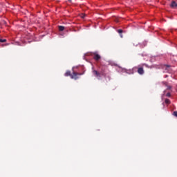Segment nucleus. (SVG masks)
<instances>
[{
    "label": "nucleus",
    "instance_id": "obj_1",
    "mask_svg": "<svg viewBox=\"0 0 177 177\" xmlns=\"http://www.w3.org/2000/svg\"><path fill=\"white\" fill-rule=\"evenodd\" d=\"M93 73L94 74L95 77H97V78H100V77H106V73L102 71L100 73H99L97 71H93Z\"/></svg>",
    "mask_w": 177,
    "mask_h": 177
},
{
    "label": "nucleus",
    "instance_id": "obj_2",
    "mask_svg": "<svg viewBox=\"0 0 177 177\" xmlns=\"http://www.w3.org/2000/svg\"><path fill=\"white\" fill-rule=\"evenodd\" d=\"M82 74L84 73H78L73 72V75H71V77L73 80H78V75H82Z\"/></svg>",
    "mask_w": 177,
    "mask_h": 177
},
{
    "label": "nucleus",
    "instance_id": "obj_3",
    "mask_svg": "<svg viewBox=\"0 0 177 177\" xmlns=\"http://www.w3.org/2000/svg\"><path fill=\"white\" fill-rule=\"evenodd\" d=\"M137 73H138L140 75H143V74H145V70H143V67L138 68Z\"/></svg>",
    "mask_w": 177,
    "mask_h": 177
},
{
    "label": "nucleus",
    "instance_id": "obj_4",
    "mask_svg": "<svg viewBox=\"0 0 177 177\" xmlns=\"http://www.w3.org/2000/svg\"><path fill=\"white\" fill-rule=\"evenodd\" d=\"M102 57L99 55V54H94L93 59H95L96 62H98V60H100Z\"/></svg>",
    "mask_w": 177,
    "mask_h": 177
},
{
    "label": "nucleus",
    "instance_id": "obj_5",
    "mask_svg": "<svg viewBox=\"0 0 177 177\" xmlns=\"http://www.w3.org/2000/svg\"><path fill=\"white\" fill-rule=\"evenodd\" d=\"M170 7L173 9H175V8H177V3L175 1H171V3L170 4Z\"/></svg>",
    "mask_w": 177,
    "mask_h": 177
},
{
    "label": "nucleus",
    "instance_id": "obj_6",
    "mask_svg": "<svg viewBox=\"0 0 177 177\" xmlns=\"http://www.w3.org/2000/svg\"><path fill=\"white\" fill-rule=\"evenodd\" d=\"M71 77V72L70 71H68L65 73V77Z\"/></svg>",
    "mask_w": 177,
    "mask_h": 177
},
{
    "label": "nucleus",
    "instance_id": "obj_7",
    "mask_svg": "<svg viewBox=\"0 0 177 177\" xmlns=\"http://www.w3.org/2000/svg\"><path fill=\"white\" fill-rule=\"evenodd\" d=\"M58 28L59 31H64V26H58Z\"/></svg>",
    "mask_w": 177,
    "mask_h": 177
},
{
    "label": "nucleus",
    "instance_id": "obj_8",
    "mask_svg": "<svg viewBox=\"0 0 177 177\" xmlns=\"http://www.w3.org/2000/svg\"><path fill=\"white\" fill-rule=\"evenodd\" d=\"M165 102L166 104H171V101L169 99H166Z\"/></svg>",
    "mask_w": 177,
    "mask_h": 177
},
{
    "label": "nucleus",
    "instance_id": "obj_9",
    "mask_svg": "<svg viewBox=\"0 0 177 177\" xmlns=\"http://www.w3.org/2000/svg\"><path fill=\"white\" fill-rule=\"evenodd\" d=\"M0 42H1V43L6 42V39H0Z\"/></svg>",
    "mask_w": 177,
    "mask_h": 177
},
{
    "label": "nucleus",
    "instance_id": "obj_10",
    "mask_svg": "<svg viewBox=\"0 0 177 177\" xmlns=\"http://www.w3.org/2000/svg\"><path fill=\"white\" fill-rule=\"evenodd\" d=\"M118 32L119 34H122V29L118 30Z\"/></svg>",
    "mask_w": 177,
    "mask_h": 177
},
{
    "label": "nucleus",
    "instance_id": "obj_11",
    "mask_svg": "<svg viewBox=\"0 0 177 177\" xmlns=\"http://www.w3.org/2000/svg\"><path fill=\"white\" fill-rule=\"evenodd\" d=\"M173 115H174V117H177V111H174L173 113Z\"/></svg>",
    "mask_w": 177,
    "mask_h": 177
},
{
    "label": "nucleus",
    "instance_id": "obj_12",
    "mask_svg": "<svg viewBox=\"0 0 177 177\" xmlns=\"http://www.w3.org/2000/svg\"><path fill=\"white\" fill-rule=\"evenodd\" d=\"M166 95L167 97H171V93H167Z\"/></svg>",
    "mask_w": 177,
    "mask_h": 177
},
{
    "label": "nucleus",
    "instance_id": "obj_13",
    "mask_svg": "<svg viewBox=\"0 0 177 177\" xmlns=\"http://www.w3.org/2000/svg\"><path fill=\"white\" fill-rule=\"evenodd\" d=\"M171 86H167V89H169V90H170V89H171Z\"/></svg>",
    "mask_w": 177,
    "mask_h": 177
},
{
    "label": "nucleus",
    "instance_id": "obj_14",
    "mask_svg": "<svg viewBox=\"0 0 177 177\" xmlns=\"http://www.w3.org/2000/svg\"><path fill=\"white\" fill-rule=\"evenodd\" d=\"M167 67H171L169 65H167Z\"/></svg>",
    "mask_w": 177,
    "mask_h": 177
},
{
    "label": "nucleus",
    "instance_id": "obj_15",
    "mask_svg": "<svg viewBox=\"0 0 177 177\" xmlns=\"http://www.w3.org/2000/svg\"><path fill=\"white\" fill-rule=\"evenodd\" d=\"M2 11V10L0 8V12H1Z\"/></svg>",
    "mask_w": 177,
    "mask_h": 177
},
{
    "label": "nucleus",
    "instance_id": "obj_16",
    "mask_svg": "<svg viewBox=\"0 0 177 177\" xmlns=\"http://www.w3.org/2000/svg\"><path fill=\"white\" fill-rule=\"evenodd\" d=\"M70 2H71V0H68Z\"/></svg>",
    "mask_w": 177,
    "mask_h": 177
}]
</instances>
